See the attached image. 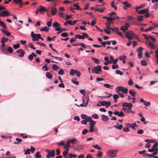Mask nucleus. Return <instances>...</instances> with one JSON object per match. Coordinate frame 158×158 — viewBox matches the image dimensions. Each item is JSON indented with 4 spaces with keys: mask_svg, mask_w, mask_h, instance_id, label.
Masks as SVG:
<instances>
[{
    "mask_svg": "<svg viewBox=\"0 0 158 158\" xmlns=\"http://www.w3.org/2000/svg\"><path fill=\"white\" fill-rule=\"evenodd\" d=\"M24 151L25 152L24 154L25 155L30 154V150L27 148L26 150L25 149H23Z\"/></svg>",
    "mask_w": 158,
    "mask_h": 158,
    "instance_id": "f704fd0d",
    "label": "nucleus"
},
{
    "mask_svg": "<svg viewBox=\"0 0 158 158\" xmlns=\"http://www.w3.org/2000/svg\"><path fill=\"white\" fill-rule=\"evenodd\" d=\"M40 152H36L35 155V157L34 158H40L41 157V155H40Z\"/></svg>",
    "mask_w": 158,
    "mask_h": 158,
    "instance_id": "7c9ffc66",
    "label": "nucleus"
},
{
    "mask_svg": "<svg viewBox=\"0 0 158 158\" xmlns=\"http://www.w3.org/2000/svg\"><path fill=\"white\" fill-rule=\"evenodd\" d=\"M143 16H138L137 20L139 21H142L143 20Z\"/></svg>",
    "mask_w": 158,
    "mask_h": 158,
    "instance_id": "09e8293b",
    "label": "nucleus"
},
{
    "mask_svg": "<svg viewBox=\"0 0 158 158\" xmlns=\"http://www.w3.org/2000/svg\"><path fill=\"white\" fill-rule=\"evenodd\" d=\"M46 77L49 79H51L53 77L52 74L49 72H47L46 73Z\"/></svg>",
    "mask_w": 158,
    "mask_h": 158,
    "instance_id": "bb28decb",
    "label": "nucleus"
},
{
    "mask_svg": "<svg viewBox=\"0 0 158 158\" xmlns=\"http://www.w3.org/2000/svg\"><path fill=\"white\" fill-rule=\"evenodd\" d=\"M118 116L119 117H124L125 116V114L122 111H121L120 112H119Z\"/></svg>",
    "mask_w": 158,
    "mask_h": 158,
    "instance_id": "6e6d98bb",
    "label": "nucleus"
},
{
    "mask_svg": "<svg viewBox=\"0 0 158 158\" xmlns=\"http://www.w3.org/2000/svg\"><path fill=\"white\" fill-rule=\"evenodd\" d=\"M49 29L47 27H44L40 29L41 31H44L47 32L49 31Z\"/></svg>",
    "mask_w": 158,
    "mask_h": 158,
    "instance_id": "ea45409f",
    "label": "nucleus"
},
{
    "mask_svg": "<svg viewBox=\"0 0 158 158\" xmlns=\"http://www.w3.org/2000/svg\"><path fill=\"white\" fill-rule=\"evenodd\" d=\"M143 48L142 47H139L137 49V51L138 52V57L139 59H140L142 57V50Z\"/></svg>",
    "mask_w": 158,
    "mask_h": 158,
    "instance_id": "1a4fd4ad",
    "label": "nucleus"
},
{
    "mask_svg": "<svg viewBox=\"0 0 158 158\" xmlns=\"http://www.w3.org/2000/svg\"><path fill=\"white\" fill-rule=\"evenodd\" d=\"M0 50L3 53L8 54L10 53V46H7L5 45H0Z\"/></svg>",
    "mask_w": 158,
    "mask_h": 158,
    "instance_id": "f257e3e1",
    "label": "nucleus"
},
{
    "mask_svg": "<svg viewBox=\"0 0 158 158\" xmlns=\"http://www.w3.org/2000/svg\"><path fill=\"white\" fill-rule=\"evenodd\" d=\"M31 36L32 38V40L33 41H36L39 40L38 38L40 39L41 37V35L40 34H35L33 32L31 33Z\"/></svg>",
    "mask_w": 158,
    "mask_h": 158,
    "instance_id": "7ed1b4c3",
    "label": "nucleus"
},
{
    "mask_svg": "<svg viewBox=\"0 0 158 158\" xmlns=\"http://www.w3.org/2000/svg\"><path fill=\"white\" fill-rule=\"evenodd\" d=\"M33 56L32 55V54H30L28 57V59L30 61H31L33 59Z\"/></svg>",
    "mask_w": 158,
    "mask_h": 158,
    "instance_id": "0e129e2a",
    "label": "nucleus"
},
{
    "mask_svg": "<svg viewBox=\"0 0 158 158\" xmlns=\"http://www.w3.org/2000/svg\"><path fill=\"white\" fill-rule=\"evenodd\" d=\"M76 70H75L73 69H71L70 72V74L71 75H73L74 74H76Z\"/></svg>",
    "mask_w": 158,
    "mask_h": 158,
    "instance_id": "c9c22d12",
    "label": "nucleus"
},
{
    "mask_svg": "<svg viewBox=\"0 0 158 158\" xmlns=\"http://www.w3.org/2000/svg\"><path fill=\"white\" fill-rule=\"evenodd\" d=\"M92 60L94 61L95 63L97 64H100V61L99 60L96 58H94L92 57Z\"/></svg>",
    "mask_w": 158,
    "mask_h": 158,
    "instance_id": "c756f323",
    "label": "nucleus"
},
{
    "mask_svg": "<svg viewBox=\"0 0 158 158\" xmlns=\"http://www.w3.org/2000/svg\"><path fill=\"white\" fill-rule=\"evenodd\" d=\"M90 9L91 10H95V11H98L101 13H103L105 10V9L104 8H101V9H100L98 7H91Z\"/></svg>",
    "mask_w": 158,
    "mask_h": 158,
    "instance_id": "f8f14e48",
    "label": "nucleus"
},
{
    "mask_svg": "<svg viewBox=\"0 0 158 158\" xmlns=\"http://www.w3.org/2000/svg\"><path fill=\"white\" fill-rule=\"evenodd\" d=\"M146 152V151L145 150H143L142 151H139L138 153L140 154H143V156H145L146 154H145V153Z\"/></svg>",
    "mask_w": 158,
    "mask_h": 158,
    "instance_id": "864d4df0",
    "label": "nucleus"
},
{
    "mask_svg": "<svg viewBox=\"0 0 158 158\" xmlns=\"http://www.w3.org/2000/svg\"><path fill=\"white\" fill-rule=\"evenodd\" d=\"M57 12V9L56 7L53 8L51 11V14L52 15H54Z\"/></svg>",
    "mask_w": 158,
    "mask_h": 158,
    "instance_id": "5701e85b",
    "label": "nucleus"
},
{
    "mask_svg": "<svg viewBox=\"0 0 158 158\" xmlns=\"http://www.w3.org/2000/svg\"><path fill=\"white\" fill-rule=\"evenodd\" d=\"M134 35V34L131 31H128L126 33V36L129 40L132 39Z\"/></svg>",
    "mask_w": 158,
    "mask_h": 158,
    "instance_id": "39448f33",
    "label": "nucleus"
},
{
    "mask_svg": "<svg viewBox=\"0 0 158 158\" xmlns=\"http://www.w3.org/2000/svg\"><path fill=\"white\" fill-rule=\"evenodd\" d=\"M64 72L63 69H60L58 72V74L59 75H63L64 74Z\"/></svg>",
    "mask_w": 158,
    "mask_h": 158,
    "instance_id": "3c124183",
    "label": "nucleus"
},
{
    "mask_svg": "<svg viewBox=\"0 0 158 158\" xmlns=\"http://www.w3.org/2000/svg\"><path fill=\"white\" fill-rule=\"evenodd\" d=\"M141 64L143 66H146L147 65V63L145 60H142L141 61Z\"/></svg>",
    "mask_w": 158,
    "mask_h": 158,
    "instance_id": "79ce46f5",
    "label": "nucleus"
},
{
    "mask_svg": "<svg viewBox=\"0 0 158 158\" xmlns=\"http://www.w3.org/2000/svg\"><path fill=\"white\" fill-rule=\"evenodd\" d=\"M96 123V122L93 121L91 122H90L89 125L90 126H92V127H94Z\"/></svg>",
    "mask_w": 158,
    "mask_h": 158,
    "instance_id": "13d9d810",
    "label": "nucleus"
},
{
    "mask_svg": "<svg viewBox=\"0 0 158 158\" xmlns=\"http://www.w3.org/2000/svg\"><path fill=\"white\" fill-rule=\"evenodd\" d=\"M93 147H94L95 148L99 150H101L102 149L101 148V147H99L97 144H96V145H93Z\"/></svg>",
    "mask_w": 158,
    "mask_h": 158,
    "instance_id": "bf43d9fd",
    "label": "nucleus"
},
{
    "mask_svg": "<svg viewBox=\"0 0 158 158\" xmlns=\"http://www.w3.org/2000/svg\"><path fill=\"white\" fill-rule=\"evenodd\" d=\"M69 143H72L73 144H75L77 143V141L76 138H73L68 141Z\"/></svg>",
    "mask_w": 158,
    "mask_h": 158,
    "instance_id": "4be33fe9",
    "label": "nucleus"
},
{
    "mask_svg": "<svg viewBox=\"0 0 158 158\" xmlns=\"http://www.w3.org/2000/svg\"><path fill=\"white\" fill-rule=\"evenodd\" d=\"M123 87L122 86H118L117 87V92L118 93H119V91H122L123 89Z\"/></svg>",
    "mask_w": 158,
    "mask_h": 158,
    "instance_id": "58836bf2",
    "label": "nucleus"
},
{
    "mask_svg": "<svg viewBox=\"0 0 158 158\" xmlns=\"http://www.w3.org/2000/svg\"><path fill=\"white\" fill-rule=\"evenodd\" d=\"M8 40V38H7L3 37L1 39V42L2 43V44L5 45V42H7Z\"/></svg>",
    "mask_w": 158,
    "mask_h": 158,
    "instance_id": "6ab92c4d",
    "label": "nucleus"
},
{
    "mask_svg": "<svg viewBox=\"0 0 158 158\" xmlns=\"http://www.w3.org/2000/svg\"><path fill=\"white\" fill-rule=\"evenodd\" d=\"M128 92V89L127 88H123L122 92L123 93L126 94H127V93Z\"/></svg>",
    "mask_w": 158,
    "mask_h": 158,
    "instance_id": "680f3d73",
    "label": "nucleus"
},
{
    "mask_svg": "<svg viewBox=\"0 0 158 158\" xmlns=\"http://www.w3.org/2000/svg\"><path fill=\"white\" fill-rule=\"evenodd\" d=\"M68 151L66 150L63 152V154L64 157H65L68 154Z\"/></svg>",
    "mask_w": 158,
    "mask_h": 158,
    "instance_id": "4d7b16f0",
    "label": "nucleus"
},
{
    "mask_svg": "<svg viewBox=\"0 0 158 158\" xmlns=\"http://www.w3.org/2000/svg\"><path fill=\"white\" fill-rule=\"evenodd\" d=\"M105 24L106 26L107 29L109 30H110V29H111V28L110 27V22H107L105 23Z\"/></svg>",
    "mask_w": 158,
    "mask_h": 158,
    "instance_id": "cd10ccee",
    "label": "nucleus"
},
{
    "mask_svg": "<svg viewBox=\"0 0 158 158\" xmlns=\"http://www.w3.org/2000/svg\"><path fill=\"white\" fill-rule=\"evenodd\" d=\"M122 3L124 5V6H123V8L125 10H127V8L130 7L131 6V5L130 3L127 2V1L123 2Z\"/></svg>",
    "mask_w": 158,
    "mask_h": 158,
    "instance_id": "4468645a",
    "label": "nucleus"
},
{
    "mask_svg": "<svg viewBox=\"0 0 158 158\" xmlns=\"http://www.w3.org/2000/svg\"><path fill=\"white\" fill-rule=\"evenodd\" d=\"M122 106L123 108L128 107V108H129V109H131L133 105L131 103H127V102H124L123 103Z\"/></svg>",
    "mask_w": 158,
    "mask_h": 158,
    "instance_id": "9d476101",
    "label": "nucleus"
},
{
    "mask_svg": "<svg viewBox=\"0 0 158 158\" xmlns=\"http://www.w3.org/2000/svg\"><path fill=\"white\" fill-rule=\"evenodd\" d=\"M123 110H125L126 112L128 113L131 112L132 113H135V112L131 110V109H129V108H123Z\"/></svg>",
    "mask_w": 158,
    "mask_h": 158,
    "instance_id": "a878e982",
    "label": "nucleus"
},
{
    "mask_svg": "<svg viewBox=\"0 0 158 158\" xmlns=\"http://www.w3.org/2000/svg\"><path fill=\"white\" fill-rule=\"evenodd\" d=\"M128 125H130V127L134 129L135 127H137V125L135 124H130L127 123V124L126 127H128Z\"/></svg>",
    "mask_w": 158,
    "mask_h": 158,
    "instance_id": "393cba45",
    "label": "nucleus"
},
{
    "mask_svg": "<svg viewBox=\"0 0 158 158\" xmlns=\"http://www.w3.org/2000/svg\"><path fill=\"white\" fill-rule=\"evenodd\" d=\"M46 152L48 153V154L52 157H54L55 156V150H54L50 151L49 150L47 149L45 150Z\"/></svg>",
    "mask_w": 158,
    "mask_h": 158,
    "instance_id": "6e6552de",
    "label": "nucleus"
},
{
    "mask_svg": "<svg viewBox=\"0 0 158 158\" xmlns=\"http://www.w3.org/2000/svg\"><path fill=\"white\" fill-rule=\"evenodd\" d=\"M2 32L5 34L7 36H10V33L8 32L7 31L4 30L3 29H2Z\"/></svg>",
    "mask_w": 158,
    "mask_h": 158,
    "instance_id": "72a5a7b5",
    "label": "nucleus"
},
{
    "mask_svg": "<svg viewBox=\"0 0 158 158\" xmlns=\"http://www.w3.org/2000/svg\"><path fill=\"white\" fill-rule=\"evenodd\" d=\"M145 5V4H143V5H142L140 6H136L135 7L136 11V12L138 11V9H141V8L143 7Z\"/></svg>",
    "mask_w": 158,
    "mask_h": 158,
    "instance_id": "a18cd8bd",
    "label": "nucleus"
},
{
    "mask_svg": "<svg viewBox=\"0 0 158 158\" xmlns=\"http://www.w3.org/2000/svg\"><path fill=\"white\" fill-rule=\"evenodd\" d=\"M52 68L54 70H55L57 69L58 68V66L55 64H54L53 65Z\"/></svg>",
    "mask_w": 158,
    "mask_h": 158,
    "instance_id": "774afa93",
    "label": "nucleus"
},
{
    "mask_svg": "<svg viewBox=\"0 0 158 158\" xmlns=\"http://www.w3.org/2000/svg\"><path fill=\"white\" fill-rule=\"evenodd\" d=\"M28 46L31 48L33 50H35V48L34 47L33 44L31 43H29L28 44Z\"/></svg>",
    "mask_w": 158,
    "mask_h": 158,
    "instance_id": "5fc2aeb1",
    "label": "nucleus"
},
{
    "mask_svg": "<svg viewBox=\"0 0 158 158\" xmlns=\"http://www.w3.org/2000/svg\"><path fill=\"white\" fill-rule=\"evenodd\" d=\"M17 53L19 54L18 56L19 57H23L25 53V52L22 49H19L16 51Z\"/></svg>",
    "mask_w": 158,
    "mask_h": 158,
    "instance_id": "0eeeda50",
    "label": "nucleus"
},
{
    "mask_svg": "<svg viewBox=\"0 0 158 158\" xmlns=\"http://www.w3.org/2000/svg\"><path fill=\"white\" fill-rule=\"evenodd\" d=\"M148 47L150 48L151 49H154L155 48V47L154 46V44L152 42H149L148 43Z\"/></svg>",
    "mask_w": 158,
    "mask_h": 158,
    "instance_id": "b1692460",
    "label": "nucleus"
},
{
    "mask_svg": "<svg viewBox=\"0 0 158 158\" xmlns=\"http://www.w3.org/2000/svg\"><path fill=\"white\" fill-rule=\"evenodd\" d=\"M97 156L98 157H101L102 156V152L99 151L98 153L97 154Z\"/></svg>",
    "mask_w": 158,
    "mask_h": 158,
    "instance_id": "8fccbe9b",
    "label": "nucleus"
},
{
    "mask_svg": "<svg viewBox=\"0 0 158 158\" xmlns=\"http://www.w3.org/2000/svg\"><path fill=\"white\" fill-rule=\"evenodd\" d=\"M68 35V34L67 32H64L61 34V35L63 37H66Z\"/></svg>",
    "mask_w": 158,
    "mask_h": 158,
    "instance_id": "603ef678",
    "label": "nucleus"
},
{
    "mask_svg": "<svg viewBox=\"0 0 158 158\" xmlns=\"http://www.w3.org/2000/svg\"><path fill=\"white\" fill-rule=\"evenodd\" d=\"M102 120L104 121H107L109 119L108 117L105 115H102Z\"/></svg>",
    "mask_w": 158,
    "mask_h": 158,
    "instance_id": "c85d7f7f",
    "label": "nucleus"
},
{
    "mask_svg": "<svg viewBox=\"0 0 158 158\" xmlns=\"http://www.w3.org/2000/svg\"><path fill=\"white\" fill-rule=\"evenodd\" d=\"M84 148L83 145H79V146H75L73 147V149L77 151H79L80 150H82Z\"/></svg>",
    "mask_w": 158,
    "mask_h": 158,
    "instance_id": "2eb2a0df",
    "label": "nucleus"
},
{
    "mask_svg": "<svg viewBox=\"0 0 158 158\" xmlns=\"http://www.w3.org/2000/svg\"><path fill=\"white\" fill-rule=\"evenodd\" d=\"M70 143L68 141H67L66 143V144L65 145L64 147V148L67 151H69V148L70 147Z\"/></svg>",
    "mask_w": 158,
    "mask_h": 158,
    "instance_id": "412c9836",
    "label": "nucleus"
},
{
    "mask_svg": "<svg viewBox=\"0 0 158 158\" xmlns=\"http://www.w3.org/2000/svg\"><path fill=\"white\" fill-rule=\"evenodd\" d=\"M16 140L17 141V142H15L14 143L15 144H19V143L21 141H22V140L20 139L19 138H16Z\"/></svg>",
    "mask_w": 158,
    "mask_h": 158,
    "instance_id": "c03bdc74",
    "label": "nucleus"
},
{
    "mask_svg": "<svg viewBox=\"0 0 158 158\" xmlns=\"http://www.w3.org/2000/svg\"><path fill=\"white\" fill-rule=\"evenodd\" d=\"M143 104L146 106H149L150 105V102H148L146 101L144 102Z\"/></svg>",
    "mask_w": 158,
    "mask_h": 158,
    "instance_id": "69168bd1",
    "label": "nucleus"
},
{
    "mask_svg": "<svg viewBox=\"0 0 158 158\" xmlns=\"http://www.w3.org/2000/svg\"><path fill=\"white\" fill-rule=\"evenodd\" d=\"M102 67L101 65H98L97 66L94 67L91 70L93 73H95L97 74L99 73L98 71H102Z\"/></svg>",
    "mask_w": 158,
    "mask_h": 158,
    "instance_id": "20e7f679",
    "label": "nucleus"
},
{
    "mask_svg": "<svg viewBox=\"0 0 158 158\" xmlns=\"http://www.w3.org/2000/svg\"><path fill=\"white\" fill-rule=\"evenodd\" d=\"M149 11V9L148 8L142 9L140 10H139L137 11L138 12V14H143L147 12H148Z\"/></svg>",
    "mask_w": 158,
    "mask_h": 158,
    "instance_id": "dca6fc26",
    "label": "nucleus"
},
{
    "mask_svg": "<svg viewBox=\"0 0 158 158\" xmlns=\"http://www.w3.org/2000/svg\"><path fill=\"white\" fill-rule=\"evenodd\" d=\"M116 73L117 74H119L120 75H122L123 74V73L118 70H117L116 71Z\"/></svg>",
    "mask_w": 158,
    "mask_h": 158,
    "instance_id": "49530a36",
    "label": "nucleus"
},
{
    "mask_svg": "<svg viewBox=\"0 0 158 158\" xmlns=\"http://www.w3.org/2000/svg\"><path fill=\"white\" fill-rule=\"evenodd\" d=\"M48 64H45L43 67L42 69L44 70V71H47L48 70V68L47 66Z\"/></svg>",
    "mask_w": 158,
    "mask_h": 158,
    "instance_id": "4c0bfd02",
    "label": "nucleus"
},
{
    "mask_svg": "<svg viewBox=\"0 0 158 158\" xmlns=\"http://www.w3.org/2000/svg\"><path fill=\"white\" fill-rule=\"evenodd\" d=\"M128 83L129 85H132L133 84V81L131 79H130Z\"/></svg>",
    "mask_w": 158,
    "mask_h": 158,
    "instance_id": "e2e57ef3",
    "label": "nucleus"
},
{
    "mask_svg": "<svg viewBox=\"0 0 158 158\" xmlns=\"http://www.w3.org/2000/svg\"><path fill=\"white\" fill-rule=\"evenodd\" d=\"M13 2L15 4H19V6L20 8L22 7L24 3L23 1L21 0H13Z\"/></svg>",
    "mask_w": 158,
    "mask_h": 158,
    "instance_id": "9b49d317",
    "label": "nucleus"
},
{
    "mask_svg": "<svg viewBox=\"0 0 158 158\" xmlns=\"http://www.w3.org/2000/svg\"><path fill=\"white\" fill-rule=\"evenodd\" d=\"M118 151V150L116 149L109 150L107 152V155H109V157H115L116 156V153Z\"/></svg>",
    "mask_w": 158,
    "mask_h": 158,
    "instance_id": "f03ea898",
    "label": "nucleus"
},
{
    "mask_svg": "<svg viewBox=\"0 0 158 158\" xmlns=\"http://www.w3.org/2000/svg\"><path fill=\"white\" fill-rule=\"evenodd\" d=\"M134 35V34L131 31H128L126 33V36L129 40L132 39Z\"/></svg>",
    "mask_w": 158,
    "mask_h": 158,
    "instance_id": "423d86ee",
    "label": "nucleus"
},
{
    "mask_svg": "<svg viewBox=\"0 0 158 158\" xmlns=\"http://www.w3.org/2000/svg\"><path fill=\"white\" fill-rule=\"evenodd\" d=\"M153 29H154V28L153 27H150L149 28L145 29L144 31L145 32H147L148 31H150Z\"/></svg>",
    "mask_w": 158,
    "mask_h": 158,
    "instance_id": "052dcab7",
    "label": "nucleus"
},
{
    "mask_svg": "<svg viewBox=\"0 0 158 158\" xmlns=\"http://www.w3.org/2000/svg\"><path fill=\"white\" fill-rule=\"evenodd\" d=\"M89 101V98L88 96L83 97L82 101L84 104L87 105Z\"/></svg>",
    "mask_w": 158,
    "mask_h": 158,
    "instance_id": "ddd939ff",
    "label": "nucleus"
},
{
    "mask_svg": "<svg viewBox=\"0 0 158 158\" xmlns=\"http://www.w3.org/2000/svg\"><path fill=\"white\" fill-rule=\"evenodd\" d=\"M129 94L134 97H135V94H137L136 92L133 89H130L129 91Z\"/></svg>",
    "mask_w": 158,
    "mask_h": 158,
    "instance_id": "aec40b11",
    "label": "nucleus"
},
{
    "mask_svg": "<svg viewBox=\"0 0 158 158\" xmlns=\"http://www.w3.org/2000/svg\"><path fill=\"white\" fill-rule=\"evenodd\" d=\"M13 47L14 49H16L20 47L19 45V44H16L13 45Z\"/></svg>",
    "mask_w": 158,
    "mask_h": 158,
    "instance_id": "de8ad7c7",
    "label": "nucleus"
},
{
    "mask_svg": "<svg viewBox=\"0 0 158 158\" xmlns=\"http://www.w3.org/2000/svg\"><path fill=\"white\" fill-rule=\"evenodd\" d=\"M77 80V78H74L72 79V82L73 83L76 84L77 85H78L79 84V82Z\"/></svg>",
    "mask_w": 158,
    "mask_h": 158,
    "instance_id": "2f4dec72",
    "label": "nucleus"
},
{
    "mask_svg": "<svg viewBox=\"0 0 158 158\" xmlns=\"http://www.w3.org/2000/svg\"><path fill=\"white\" fill-rule=\"evenodd\" d=\"M60 25L57 22L54 23L53 24V26L54 27H60Z\"/></svg>",
    "mask_w": 158,
    "mask_h": 158,
    "instance_id": "a19ab883",
    "label": "nucleus"
},
{
    "mask_svg": "<svg viewBox=\"0 0 158 158\" xmlns=\"http://www.w3.org/2000/svg\"><path fill=\"white\" fill-rule=\"evenodd\" d=\"M46 8L42 6H40V13L41 14L44 13L45 11Z\"/></svg>",
    "mask_w": 158,
    "mask_h": 158,
    "instance_id": "a211bd4d",
    "label": "nucleus"
},
{
    "mask_svg": "<svg viewBox=\"0 0 158 158\" xmlns=\"http://www.w3.org/2000/svg\"><path fill=\"white\" fill-rule=\"evenodd\" d=\"M156 54L155 57L157 59L156 63L158 64V49H157L155 52Z\"/></svg>",
    "mask_w": 158,
    "mask_h": 158,
    "instance_id": "e433bc0d",
    "label": "nucleus"
},
{
    "mask_svg": "<svg viewBox=\"0 0 158 158\" xmlns=\"http://www.w3.org/2000/svg\"><path fill=\"white\" fill-rule=\"evenodd\" d=\"M9 15V13L6 10L2 11L0 14V15L2 16H5Z\"/></svg>",
    "mask_w": 158,
    "mask_h": 158,
    "instance_id": "f3484780",
    "label": "nucleus"
},
{
    "mask_svg": "<svg viewBox=\"0 0 158 158\" xmlns=\"http://www.w3.org/2000/svg\"><path fill=\"white\" fill-rule=\"evenodd\" d=\"M75 38H79V39H85V37H84L83 35H81L79 34H77L75 35Z\"/></svg>",
    "mask_w": 158,
    "mask_h": 158,
    "instance_id": "473e14b6",
    "label": "nucleus"
},
{
    "mask_svg": "<svg viewBox=\"0 0 158 158\" xmlns=\"http://www.w3.org/2000/svg\"><path fill=\"white\" fill-rule=\"evenodd\" d=\"M114 127V128H116L117 129H118L119 130H121L122 129L123 127V126L122 124H121L118 126L115 125Z\"/></svg>",
    "mask_w": 158,
    "mask_h": 158,
    "instance_id": "37998d69",
    "label": "nucleus"
},
{
    "mask_svg": "<svg viewBox=\"0 0 158 158\" xmlns=\"http://www.w3.org/2000/svg\"><path fill=\"white\" fill-rule=\"evenodd\" d=\"M119 98V96L117 94H114L113 95V99H118Z\"/></svg>",
    "mask_w": 158,
    "mask_h": 158,
    "instance_id": "338daca9",
    "label": "nucleus"
}]
</instances>
